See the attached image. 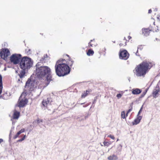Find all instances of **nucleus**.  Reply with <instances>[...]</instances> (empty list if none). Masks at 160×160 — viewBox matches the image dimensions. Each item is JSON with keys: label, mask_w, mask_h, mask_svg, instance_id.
<instances>
[{"label": "nucleus", "mask_w": 160, "mask_h": 160, "mask_svg": "<svg viewBox=\"0 0 160 160\" xmlns=\"http://www.w3.org/2000/svg\"><path fill=\"white\" fill-rule=\"evenodd\" d=\"M74 62L67 54L63 55V58L57 61L55 67L56 74L59 77L64 76L68 74Z\"/></svg>", "instance_id": "nucleus-1"}, {"label": "nucleus", "mask_w": 160, "mask_h": 160, "mask_svg": "<svg viewBox=\"0 0 160 160\" xmlns=\"http://www.w3.org/2000/svg\"><path fill=\"white\" fill-rule=\"evenodd\" d=\"M36 75L37 77L39 79L42 78L46 76L47 85L52 80L51 69L48 66H42L36 68Z\"/></svg>", "instance_id": "nucleus-2"}, {"label": "nucleus", "mask_w": 160, "mask_h": 160, "mask_svg": "<svg viewBox=\"0 0 160 160\" xmlns=\"http://www.w3.org/2000/svg\"><path fill=\"white\" fill-rule=\"evenodd\" d=\"M152 66V64L151 62L144 61L136 66L134 70L135 72H134L137 77H144L146 73Z\"/></svg>", "instance_id": "nucleus-3"}, {"label": "nucleus", "mask_w": 160, "mask_h": 160, "mask_svg": "<svg viewBox=\"0 0 160 160\" xmlns=\"http://www.w3.org/2000/svg\"><path fill=\"white\" fill-rule=\"evenodd\" d=\"M32 62L31 59L27 57L22 58L20 63V68L23 70L30 68L32 66Z\"/></svg>", "instance_id": "nucleus-4"}, {"label": "nucleus", "mask_w": 160, "mask_h": 160, "mask_svg": "<svg viewBox=\"0 0 160 160\" xmlns=\"http://www.w3.org/2000/svg\"><path fill=\"white\" fill-rule=\"evenodd\" d=\"M152 25L153 26H150L148 28H143L142 29V33L144 36H148L151 31L157 32V30H158L155 28V22L154 21Z\"/></svg>", "instance_id": "nucleus-5"}, {"label": "nucleus", "mask_w": 160, "mask_h": 160, "mask_svg": "<svg viewBox=\"0 0 160 160\" xmlns=\"http://www.w3.org/2000/svg\"><path fill=\"white\" fill-rule=\"evenodd\" d=\"M21 58V55L20 54H14L12 55L10 57L11 62L16 65L19 63Z\"/></svg>", "instance_id": "nucleus-6"}, {"label": "nucleus", "mask_w": 160, "mask_h": 160, "mask_svg": "<svg viewBox=\"0 0 160 160\" xmlns=\"http://www.w3.org/2000/svg\"><path fill=\"white\" fill-rule=\"evenodd\" d=\"M0 55L2 58L7 60L8 57L10 55V51L8 48H2L0 51Z\"/></svg>", "instance_id": "nucleus-7"}, {"label": "nucleus", "mask_w": 160, "mask_h": 160, "mask_svg": "<svg viewBox=\"0 0 160 160\" xmlns=\"http://www.w3.org/2000/svg\"><path fill=\"white\" fill-rule=\"evenodd\" d=\"M119 56L120 59L127 60L129 57V54L126 50H120L119 52Z\"/></svg>", "instance_id": "nucleus-8"}, {"label": "nucleus", "mask_w": 160, "mask_h": 160, "mask_svg": "<svg viewBox=\"0 0 160 160\" xmlns=\"http://www.w3.org/2000/svg\"><path fill=\"white\" fill-rule=\"evenodd\" d=\"M35 85V82L29 79L26 83L25 87L30 90L32 91L34 88Z\"/></svg>", "instance_id": "nucleus-9"}, {"label": "nucleus", "mask_w": 160, "mask_h": 160, "mask_svg": "<svg viewBox=\"0 0 160 160\" xmlns=\"http://www.w3.org/2000/svg\"><path fill=\"white\" fill-rule=\"evenodd\" d=\"M23 95V93L21 95L19 98L20 101L18 103V106L20 108L24 107L28 102V100L26 98H24L23 99H22Z\"/></svg>", "instance_id": "nucleus-10"}, {"label": "nucleus", "mask_w": 160, "mask_h": 160, "mask_svg": "<svg viewBox=\"0 0 160 160\" xmlns=\"http://www.w3.org/2000/svg\"><path fill=\"white\" fill-rule=\"evenodd\" d=\"M160 92V88L158 84L157 85L153 90L152 95L154 98H156L158 97V93Z\"/></svg>", "instance_id": "nucleus-11"}, {"label": "nucleus", "mask_w": 160, "mask_h": 160, "mask_svg": "<svg viewBox=\"0 0 160 160\" xmlns=\"http://www.w3.org/2000/svg\"><path fill=\"white\" fill-rule=\"evenodd\" d=\"M20 116V112L15 110L12 116V119L14 120H18Z\"/></svg>", "instance_id": "nucleus-12"}, {"label": "nucleus", "mask_w": 160, "mask_h": 160, "mask_svg": "<svg viewBox=\"0 0 160 160\" xmlns=\"http://www.w3.org/2000/svg\"><path fill=\"white\" fill-rule=\"evenodd\" d=\"M51 99L50 98H48L47 99L43 100L42 102V105L44 107L47 108V106L50 104V102Z\"/></svg>", "instance_id": "nucleus-13"}, {"label": "nucleus", "mask_w": 160, "mask_h": 160, "mask_svg": "<svg viewBox=\"0 0 160 160\" xmlns=\"http://www.w3.org/2000/svg\"><path fill=\"white\" fill-rule=\"evenodd\" d=\"M142 118V116H137V118L134 119L133 121L132 122V125H135L138 124L140 122Z\"/></svg>", "instance_id": "nucleus-14"}, {"label": "nucleus", "mask_w": 160, "mask_h": 160, "mask_svg": "<svg viewBox=\"0 0 160 160\" xmlns=\"http://www.w3.org/2000/svg\"><path fill=\"white\" fill-rule=\"evenodd\" d=\"M97 45V43L95 39L91 40L88 43V47H95Z\"/></svg>", "instance_id": "nucleus-15"}, {"label": "nucleus", "mask_w": 160, "mask_h": 160, "mask_svg": "<svg viewBox=\"0 0 160 160\" xmlns=\"http://www.w3.org/2000/svg\"><path fill=\"white\" fill-rule=\"evenodd\" d=\"M141 92V89L138 88L133 89L132 90V93L134 95L138 94Z\"/></svg>", "instance_id": "nucleus-16"}, {"label": "nucleus", "mask_w": 160, "mask_h": 160, "mask_svg": "<svg viewBox=\"0 0 160 160\" xmlns=\"http://www.w3.org/2000/svg\"><path fill=\"white\" fill-rule=\"evenodd\" d=\"M92 91V90L91 89H88V90H86V91H84L81 95L82 98H85L90 93V92H91Z\"/></svg>", "instance_id": "nucleus-17"}, {"label": "nucleus", "mask_w": 160, "mask_h": 160, "mask_svg": "<svg viewBox=\"0 0 160 160\" xmlns=\"http://www.w3.org/2000/svg\"><path fill=\"white\" fill-rule=\"evenodd\" d=\"M25 129L24 128L20 130L18 132L17 134L14 136L13 138L14 139H16L18 137L19 135L21 133L23 132H25Z\"/></svg>", "instance_id": "nucleus-18"}, {"label": "nucleus", "mask_w": 160, "mask_h": 160, "mask_svg": "<svg viewBox=\"0 0 160 160\" xmlns=\"http://www.w3.org/2000/svg\"><path fill=\"white\" fill-rule=\"evenodd\" d=\"M118 159V157L117 156L114 154L110 155L108 158V160H117Z\"/></svg>", "instance_id": "nucleus-19"}, {"label": "nucleus", "mask_w": 160, "mask_h": 160, "mask_svg": "<svg viewBox=\"0 0 160 160\" xmlns=\"http://www.w3.org/2000/svg\"><path fill=\"white\" fill-rule=\"evenodd\" d=\"M2 78L1 75H0V95L2 92L3 86L2 83Z\"/></svg>", "instance_id": "nucleus-20"}, {"label": "nucleus", "mask_w": 160, "mask_h": 160, "mask_svg": "<svg viewBox=\"0 0 160 160\" xmlns=\"http://www.w3.org/2000/svg\"><path fill=\"white\" fill-rule=\"evenodd\" d=\"M127 40L125 38H124L122 41L119 44L120 46H124L126 45Z\"/></svg>", "instance_id": "nucleus-21"}, {"label": "nucleus", "mask_w": 160, "mask_h": 160, "mask_svg": "<svg viewBox=\"0 0 160 160\" xmlns=\"http://www.w3.org/2000/svg\"><path fill=\"white\" fill-rule=\"evenodd\" d=\"M25 70H26L22 69V70L20 72V73L18 74V75L20 78H22L23 77L25 74Z\"/></svg>", "instance_id": "nucleus-22"}, {"label": "nucleus", "mask_w": 160, "mask_h": 160, "mask_svg": "<svg viewBox=\"0 0 160 160\" xmlns=\"http://www.w3.org/2000/svg\"><path fill=\"white\" fill-rule=\"evenodd\" d=\"M105 49L104 48H101L99 49V52L100 55H105Z\"/></svg>", "instance_id": "nucleus-23"}, {"label": "nucleus", "mask_w": 160, "mask_h": 160, "mask_svg": "<svg viewBox=\"0 0 160 160\" xmlns=\"http://www.w3.org/2000/svg\"><path fill=\"white\" fill-rule=\"evenodd\" d=\"M94 53L93 51L91 49H89L87 52V55L88 56H92Z\"/></svg>", "instance_id": "nucleus-24"}, {"label": "nucleus", "mask_w": 160, "mask_h": 160, "mask_svg": "<svg viewBox=\"0 0 160 160\" xmlns=\"http://www.w3.org/2000/svg\"><path fill=\"white\" fill-rule=\"evenodd\" d=\"M148 89L147 88L145 90V91L142 92V93L140 97V98H142L143 97H144V96L146 94V93L147 92V91H148Z\"/></svg>", "instance_id": "nucleus-25"}, {"label": "nucleus", "mask_w": 160, "mask_h": 160, "mask_svg": "<svg viewBox=\"0 0 160 160\" xmlns=\"http://www.w3.org/2000/svg\"><path fill=\"white\" fill-rule=\"evenodd\" d=\"M132 105H131L130 108L127 111V113L126 114H125L126 117L128 116V114L132 110Z\"/></svg>", "instance_id": "nucleus-26"}, {"label": "nucleus", "mask_w": 160, "mask_h": 160, "mask_svg": "<svg viewBox=\"0 0 160 160\" xmlns=\"http://www.w3.org/2000/svg\"><path fill=\"white\" fill-rule=\"evenodd\" d=\"M132 105H131L130 108L127 111V113L126 114H125L126 117L128 116V114L132 110Z\"/></svg>", "instance_id": "nucleus-27"}, {"label": "nucleus", "mask_w": 160, "mask_h": 160, "mask_svg": "<svg viewBox=\"0 0 160 160\" xmlns=\"http://www.w3.org/2000/svg\"><path fill=\"white\" fill-rule=\"evenodd\" d=\"M111 142H106L104 141L103 142V144L104 146H108L109 145L111 144Z\"/></svg>", "instance_id": "nucleus-28"}, {"label": "nucleus", "mask_w": 160, "mask_h": 160, "mask_svg": "<svg viewBox=\"0 0 160 160\" xmlns=\"http://www.w3.org/2000/svg\"><path fill=\"white\" fill-rule=\"evenodd\" d=\"M121 117L122 118L124 119L126 118V115L125 112L124 111H123L121 112Z\"/></svg>", "instance_id": "nucleus-29"}, {"label": "nucleus", "mask_w": 160, "mask_h": 160, "mask_svg": "<svg viewBox=\"0 0 160 160\" xmlns=\"http://www.w3.org/2000/svg\"><path fill=\"white\" fill-rule=\"evenodd\" d=\"M42 122L43 120L42 119H40L39 118H38L36 120V122L38 124H39V123Z\"/></svg>", "instance_id": "nucleus-30"}, {"label": "nucleus", "mask_w": 160, "mask_h": 160, "mask_svg": "<svg viewBox=\"0 0 160 160\" xmlns=\"http://www.w3.org/2000/svg\"><path fill=\"white\" fill-rule=\"evenodd\" d=\"M26 135H24L23 136V137L22 138H21V139H20L19 140H18V142H20L22 141H23V140H24V139L26 138Z\"/></svg>", "instance_id": "nucleus-31"}, {"label": "nucleus", "mask_w": 160, "mask_h": 160, "mask_svg": "<svg viewBox=\"0 0 160 160\" xmlns=\"http://www.w3.org/2000/svg\"><path fill=\"white\" fill-rule=\"evenodd\" d=\"M108 137H109V138H111V139H112L113 140H114L115 139L113 135H108Z\"/></svg>", "instance_id": "nucleus-32"}, {"label": "nucleus", "mask_w": 160, "mask_h": 160, "mask_svg": "<svg viewBox=\"0 0 160 160\" xmlns=\"http://www.w3.org/2000/svg\"><path fill=\"white\" fill-rule=\"evenodd\" d=\"M116 96L117 97V98L119 99L120 98L122 97V95L120 93H119Z\"/></svg>", "instance_id": "nucleus-33"}, {"label": "nucleus", "mask_w": 160, "mask_h": 160, "mask_svg": "<svg viewBox=\"0 0 160 160\" xmlns=\"http://www.w3.org/2000/svg\"><path fill=\"white\" fill-rule=\"evenodd\" d=\"M142 107L141 108V109H140V110H139V112H138L137 116H139V115L140 114V113H141V112L142 111Z\"/></svg>", "instance_id": "nucleus-34"}, {"label": "nucleus", "mask_w": 160, "mask_h": 160, "mask_svg": "<svg viewBox=\"0 0 160 160\" xmlns=\"http://www.w3.org/2000/svg\"><path fill=\"white\" fill-rule=\"evenodd\" d=\"M152 12V11L151 9H149L148 12V13H151Z\"/></svg>", "instance_id": "nucleus-35"}, {"label": "nucleus", "mask_w": 160, "mask_h": 160, "mask_svg": "<svg viewBox=\"0 0 160 160\" xmlns=\"http://www.w3.org/2000/svg\"><path fill=\"white\" fill-rule=\"evenodd\" d=\"M157 19L160 21V15L158 16Z\"/></svg>", "instance_id": "nucleus-36"}, {"label": "nucleus", "mask_w": 160, "mask_h": 160, "mask_svg": "<svg viewBox=\"0 0 160 160\" xmlns=\"http://www.w3.org/2000/svg\"><path fill=\"white\" fill-rule=\"evenodd\" d=\"M131 37L130 36H128V40H130L131 38Z\"/></svg>", "instance_id": "nucleus-37"}, {"label": "nucleus", "mask_w": 160, "mask_h": 160, "mask_svg": "<svg viewBox=\"0 0 160 160\" xmlns=\"http://www.w3.org/2000/svg\"><path fill=\"white\" fill-rule=\"evenodd\" d=\"M139 49H140V50H141V49H140V48H139V47L138 48V50H137V52L136 53V54L137 55V54H138V50Z\"/></svg>", "instance_id": "nucleus-38"}, {"label": "nucleus", "mask_w": 160, "mask_h": 160, "mask_svg": "<svg viewBox=\"0 0 160 160\" xmlns=\"http://www.w3.org/2000/svg\"><path fill=\"white\" fill-rule=\"evenodd\" d=\"M3 141V140L2 139H0V142L1 143Z\"/></svg>", "instance_id": "nucleus-39"}, {"label": "nucleus", "mask_w": 160, "mask_h": 160, "mask_svg": "<svg viewBox=\"0 0 160 160\" xmlns=\"http://www.w3.org/2000/svg\"><path fill=\"white\" fill-rule=\"evenodd\" d=\"M40 34H41V35H43V33H42V34L41 33H40Z\"/></svg>", "instance_id": "nucleus-40"}, {"label": "nucleus", "mask_w": 160, "mask_h": 160, "mask_svg": "<svg viewBox=\"0 0 160 160\" xmlns=\"http://www.w3.org/2000/svg\"><path fill=\"white\" fill-rule=\"evenodd\" d=\"M101 146H103V145H102V144H101Z\"/></svg>", "instance_id": "nucleus-41"}, {"label": "nucleus", "mask_w": 160, "mask_h": 160, "mask_svg": "<svg viewBox=\"0 0 160 160\" xmlns=\"http://www.w3.org/2000/svg\"><path fill=\"white\" fill-rule=\"evenodd\" d=\"M50 104H51V103H50Z\"/></svg>", "instance_id": "nucleus-42"}]
</instances>
